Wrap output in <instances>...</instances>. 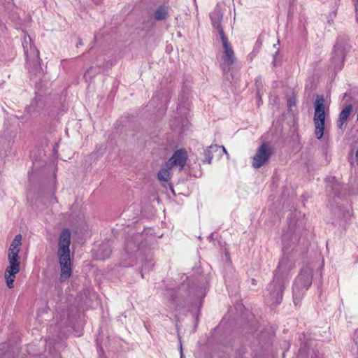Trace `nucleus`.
<instances>
[{
  "mask_svg": "<svg viewBox=\"0 0 358 358\" xmlns=\"http://www.w3.org/2000/svg\"><path fill=\"white\" fill-rule=\"evenodd\" d=\"M219 149L220 146L217 145V144H211V145L204 149V162L210 163L213 159V152H216Z\"/></svg>",
  "mask_w": 358,
  "mask_h": 358,
  "instance_id": "4468645a",
  "label": "nucleus"
},
{
  "mask_svg": "<svg viewBox=\"0 0 358 358\" xmlns=\"http://www.w3.org/2000/svg\"><path fill=\"white\" fill-rule=\"evenodd\" d=\"M283 289L284 280L275 275L273 282L268 286L266 296H268L271 302L278 303L281 302Z\"/></svg>",
  "mask_w": 358,
  "mask_h": 358,
  "instance_id": "423d86ee",
  "label": "nucleus"
},
{
  "mask_svg": "<svg viewBox=\"0 0 358 358\" xmlns=\"http://www.w3.org/2000/svg\"><path fill=\"white\" fill-rule=\"evenodd\" d=\"M220 38L222 41V50L220 52V65L223 71H229L231 65L236 62L235 52L223 31H220Z\"/></svg>",
  "mask_w": 358,
  "mask_h": 358,
  "instance_id": "20e7f679",
  "label": "nucleus"
},
{
  "mask_svg": "<svg viewBox=\"0 0 358 358\" xmlns=\"http://www.w3.org/2000/svg\"><path fill=\"white\" fill-rule=\"evenodd\" d=\"M22 236L17 234L10 244L7 254L8 265L4 271V278L7 286L11 289L15 280V275L20 271V257L19 255Z\"/></svg>",
  "mask_w": 358,
  "mask_h": 358,
  "instance_id": "f257e3e1",
  "label": "nucleus"
},
{
  "mask_svg": "<svg viewBox=\"0 0 358 358\" xmlns=\"http://www.w3.org/2000/svg\"><path fill=\"white\" fill-rule=\"evenodd\" d=\"M220 148H222V150L224 151V152L225 153V155H227V157H229V152H227V149L225 148V147H224V146H221V147L220 146Z\"/></svg>",
  "mask_w": 358,
  "mask_h": 358,
  "instance_id": "f3484780",
  "label": "nucleus"
},
{
  "mask_svg": "<svg viewBox=\"0 0 358 358\" xmlns=\"http://www.w3.org/2000/svg\"><path fill=\"white\" fill-rule=\"evenodd\" d=\"M352 110V105L348 104L342 110V111H341L338 120H337V125L338 127L343 128V125L348 119Z\"/></svg>",
  "mask_w": 358,
  "mask_h": 358,
  "instance_id": "ddd939ff",
  "label": "nucleus"
},
{
  "mask_svg": "<svg viewBox=\"0 0 358 358\" xmlns=\"http://www.w3.org/2000/svg\"><path fill=\"white\" fill-rule=\"evenodd\" d=\"M169 6H159V8L156 9L154 14L155 19L157 20H162L166 19L169 15Z\"/></svg>",
  "mask_w": 358,
  "mask_h": 358,
  "instance_id": "2eb2a0df",
  "label": "nucleus"
},
{
  "mask_svg": "<svg viewBox=\"0 0 358 358\" xmlns=\"http://www.w3.org/2000/svg\"><path fill=\"white\" fill-rule=\"evenodd\" d=\"M355 13H356V18L358 22V3L355 4Z\"/></svg>",
  "mask_w": 358,
  "mask_h": 358,
  "instance_id": "a211bd4d",
  "label": "nucleus"
},
{
  "mask_svg": "<svg viewBox=\"0 0 358 358\" xmlns=\"http://www.w3.org/2000/svg\"><path fill=\"white\" fill-rule=\"evenodd\" d=\"M187 152L185 150L180 149L174 152L168 161V165L171 166L172 169L182 170L187 162Z\"/></svg>",
  "mask_w": 358,
  "mask_h": 358,
  "instance_id": "1a4fd4ad",
  "label": "nucleus"
},
{
  "mask_svg": "<svg viewBox=\"0 0 358 358\" xmlns=\"http://www.w3.org/2000/svg\"><path fill=\"white\" fill-rule=\"evenodd\" d=\"M313 282V269L310 266L303 267L294 284V298L300 296L303 289H308Z\"/></svg>",
  "mask_w": 358,
  "mask_h": 358,
  "instance_id": "39448f33",
  "label": "nucleus"
},
{
  "mask_svg": "<svg viewBox=\"0 0 358 358\" xmlns=\"http://www.w3.org/2000/svg\"><path fill=\"white\" fill-rule=\"evenodd\" d=\"M71 243V233L69 229H64L59 236V250L57 255L61 267L60 280L69 279L72 273L71 261L69 245Z\"/></svg>",
  "mask_w": 358,
  "mask_h": 358,
  "instance_id": "f03ea898",
  "label": "nucleus"
},
{
  "mask_svg": "<svg viewBox=\"0 0 358 358\" xmlns=\"http://www.w3.org/2000/svg\"><path fill=\"white\" fill-rule=\"evenodd\" d=\"M110 253V249H108L107 252H106V254H104L103 257H108Z\"/></svg>",
  "mask_w": 358,
  "mask_h": 358,
  "instance_id": "6ab92c4d",
  "label": "nucleus"
},
{
  "mask_svg": "<svg viewBox=\"0 0 358 358\" xmlns=\"http://www.w3.org/2000/svg\"><path fill=\"white\" fill-rule=\"evenodd\" d=\"M350 163L352 166H358V148L355 152V156L350 159Z\"/></svg>",
  "mask_w": 358,
  "mask_h": 358,
  "instance_id": "dca6fc26",
  "label": "nucleus"
},
{
  "mask_svg": "<svg viewBox=\"0 0 358 358\" xmlns=\"http://www.w3.org/2000/svg\"><path fill=\"white\" fill-rule=\"evenodd\" d=\"M325 99L322 95H317L314 102V127L317 139H322L325 129Z\"/></svg>",
  "mask_w": 358,
  "mask_h": 358,
  "instance_id": "7ed1b4c3",
  "label": "nucleus"
},
{
  "mask_svg": "<svg viewBox=\"0 0 358 358\" xmlns=\"http://www.w3.org/2000/svg\"><path fill=\"white\" fill-rule=\"evenodd\" d=\"M357 120H358V113H357Z\"/></svg>",
  "mask_w": 358,
  "mask_h": 358,
  "instance_id": "412c9836",
  "label": "nucleus"
},
{
  "mask_svg": "<svg viewBox=\"0 0 358 358\" xmlns=\"http://www.w3.org/2000/svg\"><path fill=\"white\" fill-rule=\"evenodd\" d=\"M210 17L211 18L212 25L217 29L219 34L220 35V30H223L221 27V22L223 17V13L221 10L220 8L217 6L215 7L213 12L210 13Z\"/></svg>",
  "mask_w": 358,
  "mask_h": 358,
  "instance_id": "9d476101",
  "label": "nucleus"
},
{
  "mask_svg": "<svg viewBox=\"0 0 358 358\" xmlns=\"http://www.w3.org/2000/svg\"><path fill=\"white\" fill-rule=\"evenodd\" d=\"M294 267V262L293 260L289 257H283L278 264L277 273L282 275L287 273V271L292 270Z\"/></svg>",
  "mask_w": 358,
  "mask_h": 358,
  "instance_id": "9b49d317",
  "label": "nucleus"
},
{
  "mask_svg": "<svg viewBox=\"0 0 358 358\" xmlns=\"http://www.w3.org/2000/svg\"><path fill=\"white\" fill-rule=\"evenodd\" d=\"M135 260L134 259H132L131 263H129L128 265H133L134 263Z\"/></svg>",
  "mask_w": 358,
  "mask_h": 358,
  "instance_id": "aec40b11",
  "label": "nucleus"
},
{
  "mask_svg": "<svg viewBox=\"0 0 358 358\" xmlns=\"http://www.w3.org/2000/svg\"><path fill=\"white\" fill-rule=\"evenodd\" d=\"M22 46L27 58L33 62H38L39 52L36 46L31 43L29 35L24 34L22 38Z\"/></svg>",
  "mask_w": 358,
  "mask_h": 358,
  "instance_id": "6e6552de",
  "label": "nucleus"
},
{
  "mask_svg": "<svg viewBox=\"0 0 358 358\" xmlns=\"http://www.w3.org/2000/svg\"><path fill=\"white\" fill-rule=\"evenodd\" d=\"M272 155V149L271 145L267 143H263L260 145L255 156L252 157V166L255 169H259L264 166L270 159Z\"/></svg>",
  "mask_w": 358,
  "mask_h": 358,
  "instance_id": "0eeeda50",
  "label": "nucleus"
},
{
  "mask_svg": "<svg viewBox=\"0 0 358 358\" xmlns=\"http://www.w3.org/2000/svg\"><path fill=\"white\" fill-rule=\"evenodd\" d=\"M173 169L171 166L169 165V161L165 163L158 173V179L162 182H168L171 179Z\"/></svg>",
  "mask_w": 358,
  "mask_h": 358,
  "instance_id": "f8f14e48",
  "label": "nucleus"
}]
</instances>
